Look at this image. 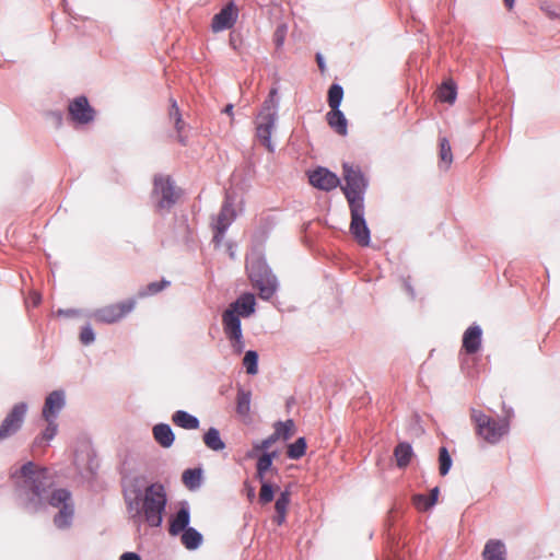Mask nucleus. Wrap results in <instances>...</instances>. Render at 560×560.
<instances>
[{
    "instance_id": "nucleus-1",
    "label": "nucleus",
    "mask_w": 560,
    "mask_h": 560,
    "mask_svg": "<svg viewBox=\"0 0 560 560\" xmlns=\"http://www.w3.org/2000/svg\"><path fill=\"white\" fill-rule=\"evenodd\" d=\"M12 477L21 479L16 482V491L25 509L36 512L48 504L58 509L54 516L57 528L67 529L71 526L74 516L72 494L63 488L51 490L55 479L47 468L27 462Z\"/></svg>"
},
{
    "instance_id": "nucleus-2",
    "label": "nucleus",
    "mask_w": 560,
    "mask_h": 560,
    "mask_svg": "<svg viewBox=\"0 0 560 560\" xmlns=\"http://www.w3.org/2000/svg\"><path fill=\"white\" fill-rule=\"evenodd\" d=\"M121 487L128 513L137 530L140 529V474L139 453L137 450L126 451L120 455Z\"/></svg>"
},
{
    "instance_id": "nucleus-3",
    "label": "nucleus",
    "mask_w": 560,
    "mask_h": 560,
    "mask_svg": "<svg viewBox=\"0 0 560 560\" xmlns=\"http://www.w3.org/2000/svg\"><path fill=\"white\" fill-rule=\"evenodd\" d=\"M254 312L255 296L250 293H244L223 313L224 332L232 341V346L237 353H241L244 348L240 316L248 317Z\"/></svg>"
},
{
    "instance_id": "nucleus-4",
    "label": "nucleus",
    "mask_w": 560,
    "mask_h": 560,
    "mask_svg": "<svg viewBox=\"0 0 560 560\" xmlns=\"http://www.w3.org/2000/svg\"><path fill=\"white\" fill-rule=\"evenodd\" d=\"M278 118V101L276 90L270 91L255 120V137L269 151H275L271 135L276 128Z\"/></svg>"
},
{
    "instance_id": "nucleus-5",
    "label": "nucleus",
    "mask_w": 560,
    "mask_h": 560,
    "mask_svg": "<svg viewBox=\"0 0 560 560\" xmlns=\"http://www.w3.org/2000/svg\"><path fill=\"white\" fill-rule=\"evenodd\" d=\"M166 503V494L161 485H152L145 489L142 495V515L152 526L162 523V513Z\"/></svg>"
},
{
    "instance_id": "nucleus-6",
    "label": "nucleus",
    "mask_w": 560,
    "mask_h": 560,
    "mask_svg": "<svg viewBox=\"0 0 560 560\" xmlns=\"http://www.w3.org/2000/svg\"><path fill=\"white\" fill-rule=\"evenodd\" d=\"M247 269L253 285L259 290L260 298L270 299L276 291L277 281L265 262L260 259H252L248 261Z\"/></svg>"
},
{
    "instance_id": "nucleus-7",
    "label": "nucleus",
    "mask_w": 560,
    "mask_h": 560,
    "mask_svg": "<svg viewBox=\"0 0 560 560\" xmlns=\"http://www.w3.org/2000/svg\"><path fill=\"white\" fill-rule=\"evenodd\" d=\"M180 190L167 175H156L153 179L152 199L161 210H167L176 203Z\"/></svg>"
},
{
    "instance_id": "nucleus-8",
    "label": "nucleus",
    "mask_w": 560,
    "mask_h": 560,
    "mask_svg": "<svg viewBox=\"0 0 560 560\" xmlns=\"http://www.w3.org/2000/svg\"><path fill=\"white\" fill-rule=\"evenodd\" d=\"M472 419L476 423L478 435L490 444L498 443L509 431V423L506 421H495L479 411L472 412Z\"/></svg>"
},
{
    "instance_id": "nucleus-9",
    "label": "nucleus",
    "mask_w": 560,
    "mask_h": 560,
    "mask_svg": "<svg viewBox=\"0 0 560 560\" xmlns=\"http://www.w3.org/2000/svg\"><path fill=\"white\" fill-rule=\"evenodd\" d=\"M136 307L135 300H126L116 304H109L95 310L92 313V317L103 324H114L127 314H129Z\"/></svg>"
},
{
    "instance_id": "nucleus-10",
    "label": "nucleus",
    "mask_w": 560,
    "mask_h": 560,
    "mask_svg": "<svg viewBox=\"0 0 560 560\" xmlns=\"http://www.w3.org/2000/svg\"><path fill=\"white\" fill-rule=\"evenodd\" d=\"M343 177L346 186L342 188L349 205L353 201H363L361 194L365 189V180L359 168L350 164H343Z\"/></svg>"
},
{
    "instance_id": "nucleus-11",
    "label": "nucleus",
    "mask_w": 560,
    "mask_h": 560,
    "mask_svg": "<svg viewBox=\"0 0 560 560\" xmlns=\"http://www.w3.org/2000/svg\"><path fill=\"white\" fill-rule=\"evenodd\" d=\"M350 210H351L350 232L360 245L368 246L370 244V230H369L366 222L364 220V217H363V214H364L363 201L354 202L353 199H351Z\"/></svg>"
},
{
    "instance_id": "nucleus-12",
    "label": "nucleus",
    "mask_w": 560,
    "mask_h": 560,
    "mask_svg": "<svg viewBox=\"0 0 560 560\" xmlns=\"http://www.w3.org/2000/svg\"><path fill=\"white\" fill-rule=\"evenodd\" d=\"M28 406L15 404L0 424V442L15 434L23 425Z\"/></svg>"
},
{
    "instance_id": "nucleus-13",
    "label": "nucleus",
    "mask_w": 560,
    "mask_h": 560,
    "mask_svg": "<svg viewBox=\"0 0 560 560\" xmlns=\"http://www.w3.org/2000/svg\"><path fill=\"white\" fill-rule=\"evenodd\" d=\"M70 120L77 126L88 125L95 119V109L90 105L88 97L81 95L68 105Z\"/></svg>"
},
{
    "instance_id": "nucleus-14",
    "label": "nucleus",
    "mask_w": 560,
    "mask_h": 560,
    "mask_svg": "<svg viewBox=\"0 0 560 560\" xmlns=\"http://www.w3.org/2000/svg\"><path fill=\"white\" fill-rule=\"evenodd\" d=\"M240 10L234 2H229L217 14L213 15L211 21V31L220 33L225 30L232 28L238 19Z\"/></svg>"
},
{
    "instance_id": "nucleus-15",
    "label": "nucleus",
    "mask_w": 560,
    "mask_h": 560,
    "mask_svg": "<svg viewBox=\"0 0 560 560\" xmlns=\"http://www.w3.org/2000/svg\"><path fill=\"white\" fill-rule=\"evenodd\" d=\"M65 407L66 392L63 389L52 390L45 398L42 409V418L57 420Z\"/></svg>"
},
{
    "instance_id": "nucleus-16",
    "label": "nucleus",
    "mask_w": 560,
    "mask_h": 560,
    "mask_svg": "<svg viewBox=\"0 0 560 560\" xmlns=\"http://www.w3.org/2000/svg\"><path fill=\"white\" fill-rule=\"evenodd\" d=\"M308 179L312 186L322 190L334 189L340 183L336 174L324 167H318L310 172Z\"/></svg>"
},
{
    "instance_id": "nucleus-17",
    "label": "nucleus",
    "mask_w": 560,
    "mask_h": 560,
    "mask_svg": "<svg viewBox=\"0 0 560 560\" xmlns=\"http://www.w3.org/2000/svg\"><path fill=\"white\" fill-rule=\"evenodd\" d=\"M235 217V209L233 208L231 202L226 201L222 207L214 225L215 234L213 236V242L217 245L221 243L224 231L231 224Z\"/></svg>"
},
{
    "instance_id": "nucleus-18",
    "label": "nucleus",
    "mask_w": 560,
    "mask_h": 560,
    "mask_svg": "<svg viewBox=\"0 0 560 560\" xmlns=\"http://www.w3.org/2000/svg\"><path fill=\"white\" fill-rule=\"evenodd\" d=\"M168 117L171 122L174 125V129L176 132V140L183 144H187V136L185 133L186 124L182 118L180 110L176 104V102L172 101Z\"/></svg>"
},
{
    "instance_id": "nucleus-19",
    "label": "nucleus",
    "mask_w": 560,
    "mask_h": 560,
    "mask_svg": "<svg viewBox=\"0 0 560 560\" xmlns=\"http://www.w3.org/2000/svg\"><path fill=\"white\" fill-rule=\"evenodd\" d=\"M47 423L46 428L34 439L33 447H46L49 445L50 441L58 433V423L57 420L44 419Z\"/></svg>"
},
{
    "instance_id": "nucleus-20",
    "label": "nucleus",
    "mask_w": 560,
    "mask_h": 560,
    "mask_svg": "<svg viewBox=\"0 0 560 560\" xmlns=\"http://www.w3.org/2000/svg\"><path fill=\"white\" fill-rule=\"evenodd\" d=\"M482 556L485 560H505V545L501 540H489L485 546Z\"/></svg>"
},
{
    "instance_id": "nucleus-21",
    "label": "nucleus",
    "mask_w": 560,
    "mask_h": 560,
    "mask_svg": "<svg viewBox=\"0 0 560 560\" xmlns=\"http://www.w3.org/2000/svg\"><path fill=\"white\" fill-rule=\"evenodd\" d=\"M481 329L478 326L469 327L463 338V346L467 352H476L481 342Z\"/></svg>"
},
{
    "instance_id": "nucleus-22",
    "label": "nucleus",
    "mask_w": 560,
    "mask_h": 560,
    "mask_svg": "<svg viewBox=\"0 0 560 560\" xmlns=\"http://www.w3.org/2000/svg\"><path fill=\"white\" fill-rule=\"evenodd\" d=\"M153 435L155 441L162 446V447H171L174 442V433L168 424H156L153 428Z\"/></svg>"
},
{
    "instance_id": "nucleus-23",
    "label": "nucleus",
    "mask_w": 560,
    "mask_h": 560,
    "mask_svg": "<svg viewBox=\"0 0 560 560\" xmlns=\"http://www.w3.org/2000/svg\"><path fill=\"white\" fill-rule=\"evenodd\" d=\"M327 121L328 125L339 135L347 133V119L339 108L330 109L327 114Z\"/></svg>"
},
{
    "instance_id": "nucleus-24",
    "label": "nucleus",
    "mask_w": 560,
    "mask_h": 560,
    "mask_svg": "<svg viewBox=\"0 0 560 560\" xmlns=\"http://www.w3.org/2000/svg\"><path fill=\"white\" fill-rule=\"evenodd\" d=\"M189 523V511L187 506H182L171 522L170 533L177 535L183 532Z\"/></svg>"
},
{
    "instance_id": "nucleus-25",
    "label": "nucleus",
    "mask_w": 560,
    "mask_h": 560,
    "mask_svg": "<svg viewBox=\"0 0 560 560\" xmlns=\"http://www.w3.org/2000/svg\"><path fill=\"white\" fill-rule=\"evenodd\" d=\"M396 464L399 468H405L413 456L412 447L408 443H399L394 452Z\"/></svg>"
},
{
    "instance_id": "nucleus-26",
    "label": "nucleus",
    "mask_w": 560,
    "mask_h": 560,
    "mask_svg": "<svg viewBox=\"0 0 560 560\" xmlns=\"http://www.w3.org/2000/svg\"><path fill=\"white\" fill-rule=\"evenodd\" d=\"M173 421L175 424L184 429H197L199 425L198 419L185 411L175 412L173 416Z\"/></svg>"
},
{
    "instance_id": "nucleus-27",
    "label": "nucleus",
    "mask_w": 560,
    "mask_h": 560,
    "mask_svg": "<svg viewBox=\"0 0 560 560\" xmlns=\"http://www.w3.org/2000/svg\"><path fill=\"white\" fill-rule=\"evenodd\" d=\"M205 444L212 451H222L225 446L217 429H209L203 436Z\"/></svg>"
},
{
    "instance_id": "nucleus-28",
    "label": "nucleus",
    "mask_w": 560,
    "mask_h": 560,
    "mask_svg": "<svg viewBox=\"0 0 560 560\" xmlns=\"http://www.w3.org/2000/svg\"><path fill=\"white\" fill-rule=\"evenodd\" d=\"M201 541V534L194 528H187L182 535V542L187 549H196Z\"/></svg>"
},
{
    "instance_id": "nucleus-29",
    "label": "nucleus",
    "mask_w": 560,
    "mask_h": 560,
    "mask_svg": "<svg viewBox=\"0 0 560 560\" xmlns=\"http://www.w3.org/2000/svg\"><path fill=\"white\" fill-rule=\"evenodd\" d=\"M276 457V453L262 454L257 462V477L260 481H265V476L268 470L272 467V460Z\"/></svg>"
},
{
    "instance_id": "nucleus-30",
    "label": "nucleus",
    "mask_w": 560,
    "mask_h": 560,
    "mask_svg": "<svg viewBox=\"0 0 560 560\" xmlns=\"http://www.w3.org/2000/svg\"><path fill=\"white\" fill-rule=\"evenodd\" d=\"M438 97L442 102L452 104L456 98L455 85L452 81L444 82L438 90Z\"/></svg>"
},
{
    "instance_id": "nucleus-31",
    "label": "nucleus",
    "mask_w": 560,
    "mask_h": 560,
    "mask_svg": "<svg viewBox=\"0 0 560 560\" xmlns=\"http://www.w3.org/2000/svg\"><path fill=\"white\" fill-rule=\"evenodd\" d=\"M275 435L278 440H288L294 434V423L292 420L278 422L275 425Z\"/></svg>"
},
{
    "instance_id": "nucleus-32",
    "label": "nucleus",
    "mask_w": 560,
    "mask_h": 560,
    "mask_svg": "<svg viewBox=\"0 0 560 560\" xmlns=\"http://www.w3.org/2000/svg\"><path fill=\"white\" fill-rule=\"evenodd\" d=\"M237 413L242 417H247L250 412V393L240 390L237 395Z\"/></svg>"
},
{
    "instance_id": "nucleus-33",
    "label": "nucleus",
    "mask_w": 560,
    "mask_h": 560,
    "mask_svg": "<svg viewBox=\"0 0 560 560\" xmlns=\"http://www.w3.org/2000/svg\"><path fill=\"white\" fill-rule=\"evenodd\" d=\"M440 160L441 165H443L445 168H448L453 162L451 145L445 138L441 139L440 141Z\"/></svg>"
},
{
    "instance_id": "nucleus-34",
    "label": "nucleus",
    "mask_w": 560,
    "mask_h": 560,
    "mask_svg": "<svg viewBox=\"0 0 560 560\" xmlns=\"http://www.w3.org/2000/svg\"><path fill=\"white\" fill-rule=\"evenodd\" d=\"M305 450L306 441L304 438H300L288 446V456L292 459H298L304 455Z\"/></svg>"
},
{
    "instance_id": "nucleus-35",
    "label": "nucleus",
    "mask_w": 560,
    "mask_h": 560,
    "mask_svg": "<svg viewBox=\"0 0 560 560\" xmlns=\"http://www.w3.org/2000/svg\"><path fill=\"white\" fill-rule=\"evenodd\" d=\"M201 480V470L200 469H188L183 474L184 483L190 488H197Z\"/></svg>"
},
{
    "instance_id": "nucleus-36",
    "label": "nucleus",
    "mask_w": 560,
    "mask_h": 560,
    "mask_svg": "<svg viewBox=\"0 0 560 560\" xmlns=\"http://www.w3.org/2000/svg\"><path fill=\"white\" fill-rule=\"evenodd\" d=\"M342 96H343V92H342L341 86L336 85V84L331 85L329 89V92H328L329 107L331 109L339 108V105L342 101Z\"/></svg>"
},
{
    "instance_id": "nucleus-37",
    "label": "nucleus",
    "mask_w": 560,
    "mask_h": 560,
    "mask_svg": "<svg viewBox=\"0 0 560 560\" xmlns=\"http://www.w3.org/2000/svg\"><path fill=\"white\" fill-rule=\"evenodd\" d=\"M258 355L255 351H247L243 359V364L248 374H256L258 372Z\"/></svg>"
},
{
    "instance_id": "nucleus-38",
    "label": "nucleus",
    "mask_w": 560,
    "mask_h": 560,
    "mask_svg": "<svg viewBox=\"0 0 560 560\" xmlns=\"http://www.w3.org/2000/svg\"><path fill=\"white\" fill-rule=\"evenodd\" d=\"M439 462H440V468H439L440 474L442 476H445L450 471L451 466H452V458L445 447H442L440 450Z\"/></svg>"
},
{
    "instance_id": "nucleus-39",
    "label": "nucleus",
    "mask_w": 560,
    "mask_h": 560,
    "mask_svg": "<svg viewBox=\"0 0 560 560\" xmlns=\"http://www.w3.org/2000/svg\"><path fill=\"white\" fill-rule=\"evenodd\" d=\"M290 494L291 493H290L289 489H285L284 491H282L280 493V495L278 497L276 504H275V509H276L277 513H285L287 514L288 506L290 504Z\"/></svg>"
},
{
    "instance_id": "nucleus-40",
    "label": "nucleus",
    "mask_w": 560,
    "mask_h": 560,
    "mask_svg": "<svg viewBox=\"0 0 560 560\" xmlns=\"http://www.w3.org/2000/svg\"><path fill=\"white\" fill-rule=\"evenodd\" d=\"M260 482H261V487H260V491H259V501L262 504H267L272 501L275 490H273V487L269 482H267V481H260Z\"/></svg>"
},
{
    "instance_id": "nucleus-41",
    "label": "nucleus",
    "mask_w": 560,
    "mask_h": 560,
    "mask_svg": "<svg viewBox=\"0 0 560 560\" xmlns=\"http://www.w3.org/2000/svg\"><path fill=\"white\" fill-rule=\"evenodd\" d=\"M80 341L84 346L92 345L95 341V334L91 325H85L80 331Z\"/></svg>"
},
{
    "instance_id": "nucleus-42",
    "label": "nucleus",
    "mask_w": 560,
    "mask_h": 560,
    "mask_svg": "<svg viewBox=\"0 0 560 560\" xmlns=\"http://www.w3.org/2000/svg\"><path fill=\"white\" fill-rule=\"evenodd\" d=\"M413 503L420 511H427L434 505V500H430L423 494H417L413 497Z\"/></svg>"
},
{
    "instance_id": "nucleus-43",
    "label": "nucleus",
    "mask_w": 560,
    "mask_h": 560,
    "mask_svg": "<svg viewBox=\"0 0 560 560\" xmlns=\"http://www.w3.org/2000/svg\"><path fill=\"white\" fill-rule=\"evenodd\" d=\"M278 441V438H276L275 433H272L269 438L257 442L254 444V451H265L268 450L273 443Z\"/></svg>"
},
{
    "instance_id": "nucleus-44",
    "label": "nucleus",
    "mask_w": 560,
    "mask_h": 560,
    "mask_svg": "<svg viewBox=\"0 0 560 560\" xmlns=\"http://www.w3.org/2000/svg\"><path fill=\"white\" fill-rule=\"evenodd\" d=\"M168 284L167 281H156L152 282L147 287L145 294L153 295L160 291H162Z\"/></svg>"
},
{
    "instance_id": "nucleus-45",
    "label": "nucleus",
    "mask_w": 560,
    "mask_h": 560,
    "mask_svg": "<svg viewBox=\"0 0 560 560\" xmlns=\"http://www.w3.org/2000/svg\"><path fill=\"white\" fill-rule=\"evenodd\" d=\"M545 11L550 18H560V10L557 7H546Z\"/></svg>"
},
{
    "instance_id": "nucleus-46",
    "label": "nucleus",
    "mask_w": 560,
    "mask_h": 560,
    "mask_svg": "<svg viewBox=\"0 0 560 560\" xmlns=\"http://www.w3.org/2000/svg\"><path fill=\"white\" fill-rule=\"evenodd\" d=\"M120 560H140V555L137 552H125L120 556Z\"/></svg>"
},
{
    "instance_id": "nucleus-47",
    "label": "nucleus",
    "mask_w": 560,
    "mask_h": 560,
    "mask_svg": "<svg viewBox=\"0 0 560 560\" xmlns=\"http://www.w3.org/2000/svg\"><path fill=\"white\" fill-rule=\"evenodd\" d=\"M79 312L77 310H73V308H69V310H58V315H62V316H74L77 315Z\"/></svg>"
},
{
    "instance_id": "nucleus-48",
    "label": "nucleus",
    "mask_w": 560,
    "mask_h": 560,
    "mask_svg": "<svg viewBox=\"0 0 560 560\" xmlns=\"http://www.w3.org/2000/svg\"><path fill=\"white\" fill-rule=\"evenodd\" d=\"M285 513H277V516L275 517V521L278 525H282L285 521Z\"/></svg>"
},
{
    "instance_id": "nucleus-49",
    "label": "nucleus",
    "mask_w": 560,
    "mask_h": 560,
    "mask_svg": "<svg viewBox=\"0 0 560 560\" xmlns=\"http://www.w3.org/2000/svg\"><path fill=\"white\" fill-rule=\"evenodd\" d=\"M438 495H439V489L438 488H434L432 491H431V495L428 497L430 500H434V504L436 503L438 501Z\"/></svg>"
},
{
    "instance_id": "nucleus-50",
    "label": "nucleus",
    "mask_w": 560,
    "mask_h": 560,
    "mask_svg": "<svg viewBox=\"0 0 560 560\" xmlns=\"http://www.w3.org/2000/svg\"><path fill=\"white\" fill-rule=\"evenodd\" d=\"M40 303V295L39 294H35L34 295V300H33V304L36 306Z\"/></svg>"
},
{
    "instance_id": "nucleus-51",
    "label": "nucleus",
    "mask_w": 560,
    "mask_h": 560,
    "mask_svg": "<svg viewBox=\"0 0 560 560\" xmlns=\"http://www.w3.org/2000/svg\"><path fill=\"white\" fill-rule=\"evenodd\" d=\"M514 1L515 0H504V3L509 9H512L514 5Z\"/></svg>"
},
{
    "instance_id": "nucleus-52",
    "label": "nucleus",
    "mask_w": 560,
    "mask_h": 560,
    "mask_svg": "<svg viewBox=\"0 0 560 560\" xmlns=\"http://www.w3.org/2000/svg\"><path fill=\"white\" fill-rule=\"evenodd\" d=\"M224 112H225L226 114H229V115H232V113H233V106H232V105H228V106L225 107Z\"/></svg>"
},
{
    "instance_id": "nucleus-53",
    "label": "nucleus",
    "mask_w": 560,
    "mask_h": 560,
    "mask_svg": "<svg viewBox=\"0 0 560 560\" xmlns=\"http://www.w3.org/2000/svg\"><path fill=\"white\" fill-rule=\"evenodd\" d=\"M318 63H319V67L323 68V61H320V58H318Z\"/></svg>"
},
{
    "instance_id": "nucleus-54",
    "label": "nucleus",
    "mask_w": 560,
    "mask_h": 560,
    "mask_svg": "<svg viewBox=\"0 0 560 560\" xmlns=\"http://www.w3.org/2000/svg\"><path fill=\"white\" fill-rule=\"evenodd\" d=\"M253 495H254V490L252 489V490L249 491V497H253Z\"/></svg>"
}]
</instances>
